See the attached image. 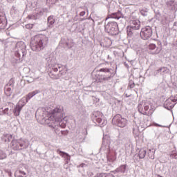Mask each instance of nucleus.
Returning <instances> with one entry per match:
<instances>
[{"mask_svg":"<svg viewBox=\"0 0 177 177\" xmlns=\"http://www.w3.org/2000/svg\"><path fill=\"white\" fill-rule=\"evenodd\" d=\"M30 48L34 52H39L44 49V39L39 36H35L30 42Z\"/></svg>","mask_w":177,"mask_h":177,"instance_id":"obj_1","label":"nucleus"},{"mask_svg":"<svg viewBox=\"0 0 177 177\" xmlns=\"http://www.w3.org/2000/svg\"><path fill=\"white\" fill-rule=\"evenodd\" d=\"M140 28V21L139 19H133L130 21V25L127 27L128 37L133 35V31Z\"/></svg>","mask_w":177,"mask_h":177,"instance_id":"obj_2","label":"nucleus"},{"mask_svg":"<svg viewBox=\"0 0 177 177\" xmlns=\"http://www.w3.org/2000/svg\"><path fill=\"white\" fill-rule=\"evenodd\" d=\"M105 30L110 35H117L119 32L118 24L117 22H109L105 25Z\"/></svg>","mask_w":177,"mask_h":177,"instance_id":"obj_3","label":"nucleus"},{"mask_svg":"<svg viewBox=\"0 0 177 177\" xmlns=\"http://www.w3.org/2000/svg\"><path fill=\"white\" fill-rule=\"evenodd\" d=\"M112 123L113 125H117V127H119L120 128H124V127H127V124H128V120L122 118L121 115L118 114L113 117Z\"/></svg>","mask_w":177,"mask_h":177,"instance_id":"obj_4","label":"nucleus"},{"mask_svg":"<svg viewBox=\"0 0 177 177\" xmlns=\"http://www.w3.org/2000/svg\"><path fill=\"white\" fill-rule=\"evenodd\" d=\"M153 35V30L150 26L142 28L140 32V37L145 41L149 39Z\"/></svg>","mask_w":177,"mask_h":177,"instance_id":"obj_5","label":"nucleus"},{"mask_svg":"<svg viewBox=\"0 0 177 177\" xmlns=\"http://www.w3.org/2000/svg\"><path fill=\"white\" fill-rule=\"evenodd\" d=\"M148 49L152 52V55H158L161 53V50H162V44L161 42L158 43V46L151 43L148 45Z\"/></svg>","mask_w":177,"mask_h":177,"instance_id":"obj_6","label":"nucleus"},{"mask_svg":"<svg viewBox=\"0 0 177 177\" xmlns=\"http://www.w3.org/2000/svg\"><path fill=\"white\" fill-rule=\"evenodd\" d=\"M25 106H26V98L23 97L16 104L13 110L14 115H15V117H19V115H20V111H21L23 107Z\"/></svg>","mask_w":177,"mask_h":177,"instance_id":"obj_7","label":"nucleus"},{"mask_svg":"<svg viewBox=\"0 0 177 177\" xmlns=\"http://www.w3.org/2000/svg\"><path fill=\"white\" fill-rule=\"evenodd\" d=\"M26 146L24 140H13L11 142V148L12 150H21Z\"/></svg>","mask_w":177,"mask_h":177,"instance_id":"obj_8","label":"nucleus"},{"mask_svg":"<svg viewBox=\"0 0 177 177\" xmlns=\"http://www.w3.org/2000/svg\"><path fill=\"white\" fill-rule=\"evenodd\" d=\"M138 110L140 113V114H142L143 115L150 116L153 114V111H151V109L148 112H146L145 111V107H143V106L141 104H138Z\"/></svg>","mask_w":177,"mask_h":177,"instance_id":"obj_9","label":"nucleus"},{"mask_svg":"<svg viewBox=\"0 0 177 177\" xmlns=\"http://www.w3.org/2000/svg\"><path fill=\"white\" fill-rule=\"evenodd\" d=\"M165 106L167 107V109H174L175 106V100H174L172 98H168L165 102Z\"/></svg>","mask_w":177,"mask_h":177,"instance_id":"obj_10","label":"nucleus"},{"mask_svg":"<svg viewBox=\"0 0 177 177\" xmlns=\"http://www.w3.org/2000/svg\"><path fill=\"white\" fill-rule=\"evenodd\" d=\"M37 93H38V92H37V91H32V92L29 93L26 95V98L25 99V100H26L25 103L26 104L27 102H28L30 100V99H31V97H33V96H35V95H37Z\"/></svg>","mask_w":177,"mask_h":177,"instance_id":"obj_11","label":"nucleus"},{"mask_svg":"<svg viewBox=\"0 0 177 177\" xmlns=\"http://www.w3.org/2000/svg\"><path fill=\"white\" fill-rule=\"evenodd\" d=\"M146 153H147V151L145 148L140 149L138 153L139 158H145L146 157Z\"/></svg>","mask_w":177,"mask_h":177,"instance_id":"obj_12","label":"nucleus"},{"mask_svg":"<svg viewBox=\"0 0 177 177\" xmlns=\"http://www.w3.org/2000/svg\"><path fill=\"white\" fill-rule=\"evenodd\" d=\"M122 16V15L121 14V12H118L111 14L110 15V17L111 19H117L118 20L119 19H121Z\"/></svg>","mask_w":177,"mask_h":177,"instance_id":"obj_13","label":"nucleus"},{"mask_svg":"<svg viewBox=\"0 0 177 177\" xmlns=\"http://www.w3.org/2000/svg\"><path fill=\"white\" fill-rule=\"evenodd\" d=\"M5 94L6 96H11L12 95V87L10 86H5Z\"/></svg>","mask_w":177,"mask_h":177,"instance_id":"obj_14","label":"nucleus"},{"mask_svg":"<svg viewBox=\"0 0 177 177\" xmlns=\"http://www.w3.org/2000/svg\"><path fill=\"white\" fill-rule=\"evenodd\" d=\"M57 153L62 157H64V158H66V160H70V156L68 155V153H67L66 152H64V151H59V150H57Z\"/></svg>","mask_w":177,"mask_h":177,"instance_id":"obj_15","label":"nucleus"},{"mask_svg":"<svg viewBox=\"0 0 177 177\" xmlns=\"http://www.w3.org/2000/svg\"><path fill=\"white\" fill-rule=\"evenodd\" d=\"M95 177H114V175L110 173H101L97 174Z\"/></svg>","mask_w":177,"mask_h":177,"instance_id":"obj_16","label":"nucleus"},{"mask_svg":"<svg viewBox=\"0 0 177 177\" xmlns=\"http://www.w3.org/2000/svg\"><path fill=\"white\" fill-rule=\"evenodd\" d=\"M18 46H19V49L20 50H21V52H24V50H26V44H24V42H20L18 44Z\"/></svg>","mask_w":177,"mask_h":177,"instance_id":"obj_17","label":"nucleus"},{"mask_svg":"<svg viewBox=\"0 0 177 177\" xmlns=\"http://www.w3.org/2000/svg\"><path fill=\"white\" fill-rule=\"evenodd\" d=\"M48 24H49V27L53 24H55V19H53V17L50 16L48 17Z\"/></svg>","mask_w":177,"mask_h":177,"instance_id":"obj_18","label":"nucleus"},{"mask_svg":"<svg viewBox=\"0 0 177 177\" xmlns=\"http://www.w3.org/2000/svg\"><path fill=\"white\" fill-rule=\"evenodd\" d=\"M109 80H110V77H100L97 82H103V81H109Z\"/></svg>","mask_w":177,"mask_h":177,"instance_id":"obj_19","label":"nucleus"},{"mask_svg":"<svg viewBox=\"0 0 177 177\" xmlns=\"http://www.w3.org/2000/svg\"><path fill=\"white\" fill-rule=\"evenodd\" d=\"M4 158H6V153L2 151H0V160H4Z\"/></svg>","mask_w":177,"mask_h":177,"instance_id":"obj_20","label":"nucleus"},{"mask_svg":"<svg viewBox=\"0 0 177 177\" xmlns=\"http://www.w3.org/2000/svg\"><path fill=\"white\" fill-rule=\"evenodd\" d=\"M100 73H110V69L107 68H102L99 70Z\"/></svg>","mask_w":177,"mask_h":177,"instance_id":"obj_21","label":"nucleus"},{"mask_svg":"<svg viewBox=\"0 0 177 177\" xmlns=\"http://www.w3.org/2000/svg\"><path fill=\"white\" fill-rule=\"evenodd\" d=\"M62 111H63V108L60 106L54 109V113H62Z\"/></svg>","mask_w":177,"mask_h":177,"instance_id":"obj_22","label":"nucleus"},{"mask_svg":"<svg viewBox=\"0 0 177 177\" xmlns=\"http://www.w3.org/2000/svg\"><path fill=\"white\" fill-rule=\"evenodd\" d=\"M18 174H20V175H21V176H24V177L27 176V174L26 173V171H24L22 170H19L18 171Z\"/></svg>","mask_w":177,"mask_h":177,"instance_id":"obj_23","label":"nucleus"},{"mask_svg":"<svg viewBox=\"0 0 177 177\" xmlns=\"http://www.w3.org/2000/svg\"><path fill=\"white\" fill-rule=\"evenodd\" d=\"M32 27H34L32 24H28L26 25V28H32Z\"/></svg>","mask_w":177,"mask_h":177,"instance_id":"obj_24","label":"nucleus"},{"mask_svg":"<svg viewBox=\"0 0 177 177\" xmlns=\"http://www.w3.org/2000/svg\"><path fill=\"white\" fill-rule=\"evenodd\" d=\"M171 157H172L173 158H175L176 160H177V152L171 153Z\"/></svg>","mask_w":177,"mask_h":177,"instance_id":"obj_25","label":"nucleus"},{"mask_svg":"<svg viewBox=\"0 0 177 177\" xmlns=\"http://www.w3.org/2000/svg\"><path fill=\"white\" fill-rule=\"evenodd\" d=\"M149 107L148 105H145L144 106V110H145V111H146V113H149Z\"/></svg>","mask_w":177,"mask_h":177,"instance_id":"obj_26","label":"nucleus"},{"mask_svg":"<svg viewBox=\"0 0 177 177\" xmlns=\"http://www.w3.org/2000/svg\"><path fill=\"white\" fill-rule=\"evenodd\" d=\"M149 157L151 158V160H154V153L152 152L151 155H149Z\"/></svg>","mask_w":177,"mask_h":177,"instance_id":"obj_27","label":"nucleus"},{"mask_svg":"<svg viewBox=\"0 0 177 177\" xmlns=\"http://www.w3.org/2000/svg\"><path fill=\"white\" fill-rule=\"evenodd\" d=\"M97 122H98V124H100V122H102V118H97Z\"/></svg>","mask_w":177,"mask_h":177,"instance_id":"obj_28","label":"nucleus"},{"mask_svg":"<svg viewBox=\"0 0 177 177\" xmlns=\"http://www.w3.org/2000/svg\"><path fill=\"white\" fill-rule=\"evenodd\" d=\"M121 168H123L124 171H125V169H127V165H122Z\"/></svg>","mask_w":177,"mask_h":177,"instance_id":"obj_29","label":"nucleus"},{"mask_svg":"<svg viewBox=\"0 0 177 177\" xmlns=\"http://www.w3.org/2000/svg\"><path fill=\"white\" fill-rule=\"evenodd\" d=\"M154 125H155V127H161V125H160V124H158L157 123H155Z\"/></svg>","mask_w":177,"mask_h":177,"instance_id":"obj_30","label":"nucleus"},{"mask_svg":"<svg viewBox=\"0 0 177 177\" xmlns=\"http://www.w3.org/2000/svg\"><path fill=\"white\" fill-rule=\"evenodd\" d=\"M5 113H6L7 111H9V109L8 108H6L5 110H4Z\"/></svg>","mask_w":177,"mask_h":177,"instance_id":"obj_31","label":"nucleus"},{"mask_svg":"<svg viewBox=\"0 0 177 177\" xmlns=\"http://www.w3.org/2000/svg\"><path fill=\"white\" fill-rule=\"evenodd\" d=\"M149 151H151V149H149Z\"/></svg>","mask_w":177,"mask_h":177,"instance_id":"obj_32","label":"nucleus"}]
</instances>
